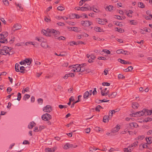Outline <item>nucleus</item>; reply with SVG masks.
Segmentation results:
<instances>
[{
    "label": "nucleus",
    "mask_w": 152,
    "mask_h": 152,
    "mask_svg": "<svg viewBox=\"0 0 152 152\" xmlns=\"http://www.w3.org/2000/svg\"><path fill=\"white\" fill-rule=\"evenodd\" d=\"M7 48H9V47L7 46H4L3 47V49H0V54L2 55H6L7 54H8L10 56V53L8 52H7L6 50Z\"/></svg>",
    "instance_id": "1"
},
{
    "label": "nucleus",
    "mask_w": 152,
    "mask_h": 152,
    "mask_svg": "<svg viewBox=\"0 0 152 152\" xmlns=\"http://www.w3.org/2000/svg\"><path fill=\"white\" fill-rule=\"evenodd\" d=\"M51 115L47 113L43 115L42 116V119L45 121H48L51 119Z\"/></svg>",
    "instance_id": "2"
},
{
    "label": "nucleus",
    "mask_w": 152,
    "mask_h": 152,
    "mask_svg": "<svg viewBox=\"0 0 152 152\" xmlns=\"http://www.w3.org/2000/svg\"><path fill=\"white\" fill-rule=\"evenodd\" d=\"M81 23L83 26L85 27H88L93 24L91 22H90L89 20H82L81 21Z\"/></svg>",
    "instance_id": "3"
},
{
    "label": "nucleus",
    "mask_w": 152,
    "mask_h": 152,
    "mask_svg": "<svg viewBox=\"0 0 152 152\" xmlns=\"http://www.w3.org/2000/svg\"><path fill=\"white\" fill-rule=\"evenodd\" d=\"M43 110L45 112L50 113L52 110V107L50 105H47L43 108Z\"/></svg>",
    "instance_id": "4"
},
{
    "label": "nucleus",
    "mask_w": 152,
    "mask_h": 152,
    "mask_svg": "<svg viewBox=\"0 0 152 152\" xmlns=\"http://www.w3.org/2000/svg\"><path fill=\"white\" fill-rule=\"evenodd\" d=\"M99 24L101 25H105L106 24V23H107V20L106 19H102L98 18H96Z\"/></svg>",
    "instance_id": "5"
},
{
    "label": "nucleus",
    "mask_w": 152,
    "mask_h": 152,
    "mask_svg": "<svg viewBox=\"0 0 152 152\" xmlns=\"http://www.w3.org/2000/svg\"><path fill=\"white\" fill-rule=\"evenodd\" d=\"M49 33L53 34L54 35H59L60 32L58 31H57L53 29H49L47 31Z\"/></svg>",
    "instance_id": "6"
},
{
    "label": "nucleus",
    "mask_w": 152,
    "mask_h": 152,
    "mask_svg": "<svg viewBox=\"0 0 152 152\" xmlns=\"http://www.w3.org/2000/svg\"><path fill=\"white\" fill-rule=\"evenodd\" d=\"M75 73H70L69 74H66L63 77V78L65 79H66L68 77H74L75 76Z\"/></svg>",
    "instance_id": "7"
},
{
    "label": "nucleus",
    "mask_w": 152,
    "mask_h": 152,
    "mask_svg": "<svg viewBox=\"0 0 152 152\" xmlns=\"http://www.w3.org/2000/svg\"><path fill=\"white\" fill-rule=\"evenodd\" d=\"M21 27L22 26L20 24L18 23H16L14 25L13 27H12V29H13V28H15V29L14 30V31H15V30L20 29Z\"/></svg>",
    "instance_id": "8"
},
{
    "label": "nucleus",
    "mask_w": 152,
    "mask_h": 152,
    "mask_svg": "<svg viewBox=\"0 0 152 152\" xmlns=\"http://www.w3.org/2000/svg\"><path fill=\"white\" fill-rule=\"evenodd\" d=\"M8 35V33L7 32H3L0 34V38L1 39H5Z\"/></svg>",
    "instance_id": "9"
},
{
    "label": "nucleus",
    "mask_w": 152,
    "mask_h": 152,
    "mask_svg": "<svg viewBox=\"0 0 152 152\" xmlns=\"http://www.w3.org/2000/svg\"><path fill=\"white\" fill-rule=\"evenodd\" d=\"M146 111H145L144 115H151L152 113V110H148V109H144Z\"/></svg>",
    "instance_id": "10"
},
{
    "label": "nucleus",
    "mask_w": 152,
    "mask_h": 152,
    "mask_svg": "<svg viewBox=\"0 0 152 152\" xmlns=\"http://www.w3.org/2000/svg\"><path fill=\"white\" fill-rule=\"evenodd\" d=\"M117 92H113L111 94H109L108 95V97L110 99L114 98L116 96V95H117Z\"/></svg>",
    "instance_id": "11"
},
{
    "label": "nucleus",
    "mask_w": 152,
    "mask_h": 152,
    "mask_svg": "<svg viewBox=\"0 0 152 152\" xmlns=\"http://www.w3.org/2000/svg\"><path fill=\"white\" fill-rule=\"evenodd\" d=\"M109 116L108 115H104L103 117V121L105 123L108 122L109 120Z\"/></svg>",
    "instance_id": "12"
},
{
    "label": "nucleus",
    "mask_w": 152,
    "mask_h": 152,
    "mask_svg": "<svg viewBox=\"0 0 152 152\" xmlns=\"http://www.w3.org/2000/svg\"><path fill=\"white\" fill-rule=\"evenodd\" d=\"M36 123L34 121H32L29 124L28 126V128L29 129H32L33 127L35 126Z\"/></svg>",
    "instance_id": "13"
},
{
    "label": "nucleus",
    "mask_w": 152,
    "mask_h": 152,
    "mask_svg": "<svg viewBox=\"0 0 152 152\" xmlns=\"http://www.w3.org/2000/svg\"><path fill=\"white\" fill-rule=\"evenodd\" d=\"M132 107L134 109H137L139 106V104L136 102H134L132 103Z\"/></svg>",
    "instance_id": "14"
},
{
    "label": "nucleus",
    "mask_w": 152,
    "mask_h": 152,
    "mask_svg": "<svg viewBox=\"0 0 152 152\" xmlns=\"http://www.w3.org/2000/svg\"><path fill=\"white\" fill-rule=\"evenodd\" d=\"M81 96H82L81 95H79V96H77V98H78L77 100V101H76V102H73L72 103V105H71V108L73 107H74L75 104H76V103H77V102H79L80 101V97H81Z\"/></svg>",
    "instance_id": "15"
},
{
    "label": "nucleus",
    "mask_w": 152,
    "mask_h": 152,
    "mask_svg": "<svg viewBox=\"0 0 152 152\" xmlns=\"http://www.w3.org/2000/svg\"><path fill=\"white\" fill-rule=\"evenodd\" d=\"M32 61V59L31 58H26V59L24 60V61H25V62L27 64V65H30Z\"/></svg>",
    "instance_id": "16"
},
{
    "label": "nucleus",
    "mask_w": 152,
    "mask_h": 152,
    "mask_svg": "<svg viewBox=\"0 0 152 152\" xmlns=\"http://www.w3.org/2000/svg\"><path fill=\"white\" fill-rule=\"evenodd\" d=\"M41 45L42 47L45 48H47L48 47V46L47 43L43 42L41 43Z\"/></svg>",
    "instance_id": "17"
},
{
    "label": "nucleus",
    "mask_w": 152,
    "mask_h": 152,
    "mask_svg": "<svg viewBox=\"0 0 152 152\" xmlns=\"http://www.w3.org/2000/svg\"><path fill=\"white\" fill-rule=\"evenodd\" d=\"M152 121V118H150L149 117H147L145 118L144 120L143 121V122H147L148 121Z\"/></svg>",
    "instance_id": "18"
},
{
    "label": "nucleus",
    "mask_w": 152,
    "mask_h": 152,
    "mask_svg": "<svg viewBox=\"0 0 152 152\" xmlns=\"http://www.w3.org/2000/svg\"><path fill=\"white\" fill-rule=\"evenodd\" d=\"M126 126L127 127L129 128V129L130 128V129H132L134 128V122L131 123L129 124H127Z\"/></svg>",
    "instance_id": "19"
},
{
    "label": "nucleus",
    "mask_w": 152,
    "mask_h": 152,
    "mask_svg": "<svg viewBox=\"0 0 152 152\" xmlns=\"http://www.w3.org/2000/svg\"><path fill=\"white\" fill-rule=\"evenodd\" d=\"M120 129V128L119 126H118V125H117L114 128L113 131L114 132H117Z\"/></svg>",
    "instance_id": "20"
},
{
    "label": "nucleus",
    "mask_w": 152,
    "mask_h": 152,
    "mask_svg": "<svg viewBox=\"0 0 152 152\" xmlns=\"http://www.w3.org/2000/svg\"><path fill=\"white\" fill-rule=\"evenodd\" d=\"M145 111H146L145 110L143 109L142 111H140L138 112H139V117H140L141 116L143 115H144L145 114Z\"/></svg>",
    "instance_id": "21"
},
{
    "label": "nucleus",
    "mask_w": 152,
    "mask_h": 152,
    "mask_svg": "<svg viewBox=\"0 0 152 152\" xmlns=\"http://www.w3.org/2000/svg\"><path fill=\"white\" fill-rule=\"evenodd\" d=\"M89 96L88 91H86L84 93L83 95L84 98L85 99H87Z\"/></svg>",
    "instance_id": "22"
},
{
    "label": "nucleus",
    "mask_w": 152,
    "mask_h": 152,
    "mask_svg": "<svg viewBox=\"0 0 152 152\" xmlns=\"http://www.w3.org/2000/svg\"><path fill=\"white\" fill-rule=\"evenodd\" d=\"M92 10L94 12L96 13H98L99 12V10L96 8L94 6H92Z\"/></svg>",
    "instance_id": "23"
},
{
    "label": "nucleus",
    "mask_w": 152,
    "mask_h": 152,
    "mask_svg": "<svg viewBox=\"0 0 152 152\" xmlns=\"http://www.w3.org/2000/svg\"><path fill=\"white\" fill-rule=\"evenodd\" d=\"M133 69V67L132 66H129L127 68L125 69V70L126 72H130Z\"/></svg>",
    "instance_id": "24"
},
{
    "label": "nucleus",
    "mask_w": 152,
    "mask_h": 152,
    "mask_svg": "<svg viewBox=\"0 0 152 152\" xmlns=\"http://www.w3.org/2000/svg\"><path fill=\"white\" fill-rule=\"evenodd\" d=\"M113 7L111 5H109L106 8V10L108 11H110L113 10Z\"/></svg>",
    "instance_id": "25"
},
{
    "label": "nucleus",
    "mask_w": 152,
    "mask_h": 152,
    "mask_svg": "<svg viewBox=\"0 0 152 152\" xmlns=\"http://www.w3.org/2000/svg\"><path fill=\"white\" fill-rule=\"evenodd\" d=\"M20 72L22 73H25L24 71L25 70V67L24 66H22L20 67Z\"/></svg>",
    "instance_id": "26"
},
{
    "label": "nucleus",
    "mask_w": 152,
    "mask_h": 152,
    "mask_svg": "<svg viewBox=\"0 0 152 152\" xmlns=\"http://www.w3.org/2000/svg\"><path fill=\"white\" fill-rule=\"evenodd\" d=\"M148 144H150L152 142V137H149L148 138V140L146 138Z\"/></svg>",
    "instance_id": "27"
},
{
    "label": "nucleus",
    "mask_w": 152,
    "mask_h": 152,
    "mask_svg": "<svg viewBox=\"0 0 152 152\" xmlns=\"http://www.w3.org/2000/svg\"><path fill=\"white\" fill-rule=\"evenodd\" d=\"M88 7H81L80 8V10L82 11H87L89 10Z\"/></svg>",
    "instance_id": "28"
},
{
    "label": "nucleus",
    "mask_w": 152,
    "mask_h": 152,
    "mask_svg": "<svg viewBox=\"0 0 152 152\" xmlns=\"http://www.w3.org/2000/svg\"><path fill=\"white\" fill-rule=\"evenodd\" d=\"M138 6L141 8H143L145 7V5L142 2H139L138 3Z\"/></svg>",
    "instance_id": "29"
},
{
    "label": "nucleus",
    "mask_w": 152,
    "mask_h": 152,
    "mask_svg": "<svg viewBox=\"0 0 152 152\" xmlns=\"http://www.w3.org/2000/svg\"><path fill=\"white\" fill-rule=\"evenodd\" d=\"M30 96V95L28 94H26L23 97V99L25 100H26V99H29Z\"/></svg>",
    "instance_id": "30"
},
{
    "label": "nucleus",
    "mask_w": 152,
    "mask_h": 152,
    "mask_svg": "<svg viewBox=\"0 0 152 152\" xmlns=\"http://www.w3.org/2000/svg\"><path fill=\"white\" fill-rule=\"evenodd\" d=\"M18 66H19V64L18 63H16L15 64V70L17 72H20L19 70L18 69Z\"/></svg>",
    "instance_id": "31"
},
{
    "label": "nucleus",
    "mask_w": 152,
    "mask_h": 152,
    "mask_svg": "<svg viewBox=\"0 0 152 152\" xmlns=\"http://www.w3.org/2000/svg\"><path fill=\"white\" fill-rule=\"evenodd\" d=\"M94 28L96 31L98 32H101L102 30L100 28L98 27H95Z\"/></svg>",
    "instance_id": "32"
},
{
    "label": "nucleus",
    "mask_w": 152,
    "mask_h": 152,
    "mask_svg": "<svg viewBox=\"0 0 152 152\" xmlns=\"http://www.w3.org/2000/svg\"><path fill=\"white\" fill-rule=\"evenodd\" d=\"M130 22L132 25H136L137 24V21L134 20H130Z\"/></svg>",
    "instance_id": "33"
},
{
    "label": "nucleus",
    "mask_w": 152,
    "mask_h": 152,
    "mask_svg": "<svg viewBox=\"0 0 152 152\" xmlns=\"http://www.w3.org/2000/svg\"><path fill=\"white\" fill-rule=\"evenodd\" d=\"M103 108L100 105H97L96 107L95 108V110L97 111H100V109Z\"/></svg>",
    "instance_id": "34"
},
{
    "label": "nucleus",
    "mask_w": 152,
    "mask_h": 152,
    "mask_svg": "<svg viewBox=\"0 0 152 152\" xmlns=\"http://www.w3.org/2000/svg\"><path fill=\"white\" fill-rule=\"evenodd\" d=\"M118 61L120 62L121 63L124 64H126L127 62L126 61L124 60H123L119 58L118 59Z\"/></svg>",
    "instance_id": "35"
},
{
    "label": "nucleus",
    "mask_w": 152,
    "mask_h": 152,
    "mask_svg": "<svg viewBox=\"0 0 152 152\" xmlns=\"http://www.w3.org/2000/svg\"><path fill=\"white\" fill-rule=\"evenodd\" d=\"M45 151L46 152H53V150H52L51 148H46L45 149Z\"/></svg>",
    "instance_id": "36"
},
{
    "label": "nucleus",
    "mask_w": 152,
    "mask_h": 152,
    "mask_svg": "<svg viewBox=\"0 0 152 152\" xmlns=\"http://www.w3.org/2000/svg\"><path fill=\"white\" fill-rule=\"evenodd\" d=\"M132 147H133V144H131L128 147V148L129 152H131L133 150V148Z\"/></svg>",
    "instance_id": "37"
},
{
    "label": "nucleus",
    "mask_w": 152,
    "mask_h": 152,
    "mask_svg": "<svg viewBox=\"0 0 152 152\" xmlns=\"http://www.w3.org/2000/svg\"><path fill=\"white\" fill-rule=\"evenodd\" d=\"M3 2L4 4L6 6H8L9 5V1L7 0H3Z\"/></svg>",
    "instance_id": "38"
},
{
    "label": "nucleus",
    "mask_w": 152,
    "mask_h": 152,
    "mask_svg": "<svg viewBox=\"0 0 152 152\" xmlns=\"http://www.w3.org/2000/svg\"><path fill=\"white\" fill-rule=\"evenodd\" d=\"M72 16L74 15V17H75L77 19H79L80 18L82 17V16H80L79 15L76 14H72Z\"/></svg>",
    "instance_id": "39"
},
{
    "label": "nucleus",
    "mask_w": 152,
    "mask_h": 152,
    "mask_svg": "<svg viewBox=\"0 0 152 152\" xmlns=\"http://www.w3.org/2000/svg\"><path fill=\"white\" fill-rule=\"evenodd\" d=\"M21 94L19 92L18 93V98L17 99H16L18 101H20L21 99Z\"/></svg>",
    "instance_id": "40"
},
{
    "label": "nucleus",
    "mask_w": 152,
    "mask_h": 152,
    "mask_svg": "<svg viewBox=\"0 0 152 152\" xmlns=\"http://www.w3.org/2000/svg\"><path fill=\"white\" fill-rule=\"evenodd\" d=\"M88 1V0H81L79 4V5L80 6H81L83 4V3H84L85 1Z\"/></svg>",
    "instance_id": "41"
},
{
    "label": "nucleus",
    "mask_w": 152,
    "mask_h": 152,
    "mask_svg": "<svg viewBox=\"0 0 152 152\" xmlns=\"http://www.w3.org/2000/svg\"><path fill=\"white\" fill-rule=\"evenodd\" d=\"M57 9L58 10L60 11H62L64 10V8L61 6H58L57 7Z\"/></svg>",
    "instance_id": "42"
},
{
    "label": "nucleus",
    "mask_w": 152,
    "mask_h": 152,
    "mask_svg": "<svg viewBox=\"0 0 152 152\" xmlns=\"http://www.w3.org/2000/svg\"><path fill=\"white\" fill-rule=\"evenodd\" d=\"M142 146L143 148H145L146 147L147 149L150 150H151V148L149 147L147 144H143L142 145Z\"/></svg>",
    "instance_id": "43"
},
{
    "label": "nucleus",
    "mask_w": 152,
    "mask_h": 152,
    "mask_svg": "<svg viewBox=\"0 0 152 152\" xmlns=\"http://www.w3.org/2000/svg\"><path fill=\"white\" fill-rule=\"evenodd\" d=\"M69 148V143H66L64 147V149H68Z\"/></svg>",
    "instance_id": "44"
},
{
    "label": "nucleus",
    "mask_w": 152,
    "mask_h": 152,
    "mask_svg": "<svg viewBox=\"0 0 152 152\" xmlns=\"http://www.w3.org/2000/svg\"><path fill=\"white\" fill-rule=\"evenodd\" d=\"M69 148H75L77 146V145H73L72 144H69Z\"/></svg>",
    "instance_id": "45"
},
{
    "label": "nucleus",
    "mask_w": 152,
    "mask_h": 152,
    "mask_svg": "<svg viewBox=\"0 0 152 152\" xmlns=\"http://www.w3.org/2000/svg\"><path fill=\"white\" fill-rule=\"evenodd\" d=\"M18 101L17 100L15 99V100L12 102L13 104L15 105H17L18 104Z\"/></svg>",
    "instance_id": "46"
},
{
    "label": "nucleus",
    "mask_w": 152,
    "mask_h": 152,
    "mask_svg": "<svg viewBox=\"0 0 152 152\" xmlns=\"http://www.w3.org/2000/svg\"><path fill=\"white\" fill-rule=\"evenodd\" d=\"M69 44H70V46H72L73 45H77L76 42H75L74 41H72L69 42Z\"/></svg>",
    "instance_id": "47"
},
{
    "label": "nucleus",
    "mask_w": 152,
    "mask_h": 152,
    "mask_svg": "<svg viewBox=\"0 0 152 152\" xmlns=\"http://www.w3.org/2000/svg\"><path fill=\"white\" fill-rule=\"evenodd\" d=\"M85 70V69L83 67H82L81 66H80V69H78V71H79L81 72H82L84 71Z\"/></svg>",
    "instance_id": "48"
},
{
    "label": "nucleus",
    "mask_w": 152,
    "mask_h": 152,
    "mask_svg": "<svg viewBox=\"0 0 152 152\" xmlns=\"http://www.w3.org/2000/svg\"><path fill=\"white\" fill-rule=\"evenodd\" d=\"M117 111H115V110H110L109 111V113H110L111 112V113L110 115V113L109 114V116H111V117H112L113 115V112H114V113H115Z\"/></svg>",
    "instance_id": "49"
},
{
    "label": "nucleus",
    "mask_w": 152,
    "mask_h": 152,
    "mask_svg": "<svg viewBox=\"0 0 152 152\" xmlns=\"http://www.w3.org/2000/svg\"><path fill=\"white\" fill-rule=\"evenodd\" d=\"M28 44L32 45H34L35 47H37V46H35L34 44H33V42H26V45H28Z\"/></svg>",
    "instance_id": "50"
},
{
    "label": "nucleus",
    "mask_w": 152,
    "mask_h": 152,
    "mask_svg": "<svg viewBox=\"0 0 152 152\" xmlns=\"http://www.w3.org/2000/svg\"><path fill=\"white\" fill-rule=\"evenodd\" d=\"M80 67H78L77 68H74L72 70V71L76 72H79V71H78V69H80Z\"/></svg>",
    "instance_id": "51"
},
{
    "label": "nucleus",
    "mask_w": 152,
    "mask_h": 152,
    "mask_svg": "<svg viewBox=\"0 0 152 152\" xmlns=\"http://www.w3.org/2000/svg\"><path fill=\"white\" fill-rule=\"evenodd\" d=\"M115 29L116 30H115L117 31H118V32H122V29L121 28H117L116 27L115 28Z\"/></svg>",
    "instance_id": "52"
},
{
    "label": "nucleus",
    "mask_w": 152,
    "mask_h": 152,
    "mask_svg": "<svg viewBox=\"0 0 152 152\" xmlns=\"http://www.w3.org/2000/svg\"><path fill=\"white\" fill-rule=\"evenodd\" d=\"M118 77L119 79L124 78H125L124 76L121 74H120L118 75Z\"/></svg>",
    "instance_id": "53"
},
{
    "label": "nucleus",
    "mask_w": 152,
    "mask_h": 152,
    "mask_svg": "<svg viewBox=\"0 0 152 152\" xmlns=\"http://www.w3.org/2000/svg\"><path fill=\"white\" fill-rule=\"evenodd\" d=\"M12 89L10 87H8L7 88V91L8 94H9L10 93V92L12 91Z\"/></svg>",
    "instance_id": "54"
},
{
    "label": "nucleus",
    "mask_w": 152,
    "mask_h": 152,
    "mask_svg": "<svg viewBox=\"0 0 152 152\" xmlns=\"http://www.w3.org/2000/svg\"><path fill=\"white\" fill-rule=\"evenodd\" d=\"M98 59L99 60H105L107 59L105 57H99Z\"/></svg>",
    "instance_id": "55"
},
{
    "label": "nucleus",
    "mask_w": 152,
    "mask_h": 152,
    "mask_svg": "<svg viewBox=\"0 0 152 152\" xmlns=\"http://www.w3.org/2000/svg\"><path fill=\"white\" fill-rule=\"evenodd\" d=\"M97 92L96 91V88H94V90L92 92L93 94L94 95H96L97 94Z\"/></svg>",
    "instance_id": "56"
},
{
    "label": "nucleus",
    "mask_w": 152,
    "mask_h": 152,
    "mask_svg": "<svg viewBox=\"0 0 152 152\" xmlns=\"http://www.w3.org/2000/svg\"><path fill=\"white\" fill-rule=\"evenodd\" d=\"M102 84L104 86H110V83H107V82H104V83H102Z\"/></svg>",
    "instance_id": "57"
},
{
    "label": "nucleus",
    "mask_w": 152,
    "mask_h": 152,
    "mask_svg": "<svg viewBox=\"0 0 152 152\" xmlns=\"http://www.w3.org/2000/svg\"><path fill=\"white\" fill-rule=\"evenodd\" d=\"M57 24L59 26H63L65 25V24L64 23L61 22H59L57 23Z\"/></svg>",
    "instance_id": "58"
},
{
    "label": "nucleus",
    "mask_w": 152,
    "mask_h": 152,
    "mask_svg": "<svg viewBox=\"0 0 152 152\" xmlns=\"http://www.w3.org/2000/svg\"><path fill=\"white\" fill-rule=\"evenodd\" d=\"M102 51L108 54H110V52L109 50H103Z\"/></svg>",
    "instance_id": "59"
},
{
    "label": "nucleus",
    "mask_w": 152,
    "mask_h": 152,
    "mask_svg": "<svg viewBox=\"0 0 152 152\" xmlns=\"http://www.w3.org/2000/svg\"><path fill=\"white\" fill-rule=\"evenodd\" d=\"M145 137L143 135H141V136H139L138 137V139L140 140H142Z\"/></svg>",
    "instance_id": "60"
},
{
    "label": "nucleus",
    "mask_w": 152,
    "mask_h": 152,
    "mask_svg": "<svg viewBox=\"0 0 152 152\" xmlns=\"http://www.w3.org/2000/svg\"><path fill=\"white\" fill-rule=\"evenodd\" d=\"M37 101L39 103H40L42 104L43 102V100L42 99L39 98L38 99Z\"/></svg>",
    "instance_id": "61"
},
{
    "label": "nucleus",
    "mask_w": 152,
    "mask_h": 152,
    "mask_svg": "<svg viewBox=\"0 0 152 152\" xmlns=\"http://www.w3.org/2000/svg\"><path fill=\"white\" fill-rule=\"evenodd\" d=\"M90 131V128H88L85 129V132L87 133H89Z\"/></svg>",
    "instance_id": "62"
},
{
    "label": "nucleus",
    "mask_w": 152,
    "mask_h": 152,
    "mask_svg": "<svg viewBox=\"0 0 152 152\" xmlns=\"http://www.w3.org/2000/svg\"><path fill=\"white\" fill-rule=\"evenodd\" d=\"M66 38L64 37L63 36L59 37L58 38V39H59V40H64Z\"/></svg>",
    "instance_id": "63"
},
{
    "label": "nucleus",
    "mask_w": 152,
    "mask_h": 152,
    "mask_svg": "<svg viewBox=\"0 0 152 152\" xmlns=\"http://www.w3.org/2000/svg\"><path fill=\"white\" fill-rule=\"evenodd\" d=\"M23 144H29V142L27 140H24L23 142Z\"/></svg>",
    "instance_id": "64"
}]
</instances>
